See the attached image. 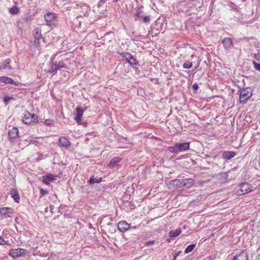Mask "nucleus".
<instances>
[{
  "instance_id": "nucleus-1",
  "label": "nucleus",
  "mask_w": 260,
  "mask_h": 260,
  "mask_svg": "<svg viewBox=\"0 0 260 260\" xmlns=\"http://www.w3.org/2000/svg\"><path fill=\"white\" fill-rule=\"evenodd\" d=\"M190 143H177L174 146L169 147L168 150L172 153H176L179 152L185 151L189 149Z\"/></svg>"
},
{
  "instance_id": "nucleus-2",
  "label": "nucleus",
  "mask_w": 260,
  "mask_h": 260,
  "mask_svg": "<svg viewBox=\"0 0 260 260\" xmlns=\"http://www.w3.org/2000/svg\"><path fill=\"white\" fill-rule=\"evenodd\" d=\"M239 189L237 191L238 196H242L248 193L252 190V186L249 183L244 182L239 185Z\"/></svg>"
},
{
  "instance_id": "nucleus-3",
  "label": "nucleus",
  "mask_w": 260,
  "mask_h": 260,
  "mask_svg": "<svg viewBox=\"0 0 260 260\" xmlns=\"http://www.w3.org/2000/svg\"><path fill=\"white\" fill-rule=\"evenodd\" d=\"M252 91L249 88H244L240 91L239 102L240 103H245L252 96Z\"/></svg>"
},
{
  "instance_id": "nucleus-4",
  "label": "nucleus",
  "mask_w": 260,
  "mask_h": 260,
  "mask_svg": "<svg viewBox=\"0 0 260 260\" xmlns=\"http://www.w3.org/2000/svg\"><path fill=\"white\" fill-rule=\"evenodd\" d=\"M38 120V116L35 114H31L27 111L25 112L22 118L23 123L26 124H30L36 123Z\"/></svg>"
},
{
  "instance_id": "nucleus-5",
  "label": "nucleus",
  "mask_w": 260,
  "mask_h": 260,
  "mask_svg": "<svg viewBox=\"0 0 260 260\" xmlns=\"http://www.w3.org/2000/svg\"><path fill=\"white\" fill-rule=\"evenodd\" d=\"M29 252L23 248H14L11 249L9 252V255L13 258H17L21 256H24L28 254Z\"/></svg>"
},
{
  "instance_id": "nucleus-6",
  "label": "nucleus",
  "mask_w": 260,
  "mask_h": 260,
  "mask_svg": "<svg viewBox=\"0 0 260 260\" xmlns=\"http://www.w3.org/2000/svg\"><path fill=\"white\" fill-rule=\"evenodd\" d=\"M171 183H173L174 185H176L178 187H181V186L185 185L187 183L190 184L191 185L194 184V180L192 179H185L177 180L174 179L170 181Z\"/></svg>"
},
{
  "instance_id": "nucleus-7",
  "label": "nucleus",
  "mask_w": 260,
  "mask_h": 260,
  "mask_svg": "<svg viewBox=\"0 0 260 260\" xmlns=\"http://www.w3.org/2000/svg\"><path fill=\"white\" fill-rule=\"evenodd\" d=\"M62 68H67V67L66 66L63 61H56L51 65V69L49 71V72L55 74L57 73V70H60Z\"/></svg>"
},
{
  "instance_id": "nucleus-8",
  "label": "nucleus",
  "mask_w": 260,
  "mask_h": 260,
  "mask_svg": "<svg viewBox=\"0 0 260 260\" xmlns=\"http://www.w3.org/2000/svg\"><path fill=\"white\" fill-rule=\"evenodd\" d=\"M8 136L11 142H14L19 137V131L16 127H13L8 131Z\"/></svg>"
},
{
  "instance_id": "nucleus-9",
  "label": "nucleus",
  "mask_w": 260,
  "mask_h": 260,
  "mask_svg": "<svg viewBox=\"0 0 260 260\" xmlns=\"http://www.w3.org/2000/svg\"><path fill=\"white\" fill-rule=\"evenodd\" d=\"M14 213V209L10 207H2L0 208V214L5 217H10Z\"/></svg>"
},
{
  "instance_id": "nucleus-10",
  "label": "nucleus",
  "mask_w": 260,
  "mask_h": 260,
  "mask_svg": "<svg viewBox=\"0 0 260 260\" xmlns=\"http://www.w3.org/2000/svg\"><path fill=\"white\" fill-rule=\"evenodd\" d=\"M42 181L46 185H49L51 182L56 180V176L51 173H47L42 177Z\"/></svg>"
},
{
  "instance_id": "nucleus-11",
  "label": "nucleus",
  "mask_w": 260,
  "mask_h": 260,
  "mask_svg": "<svg viewBox=\"0 0 260 260\" xmlns=\"http://www.w3.org/2000/svg\"><path fill=\"white\" fill-rule=\"evenodd\" d=\"M122 55L132 65H136L138 63L137 60L134 57L133 55L128 52H124Z\"/></svg>"
},
{
  "instance_id": "nucleus-12",
  "label": "nucleus",
  "mask_w": 260,
  "mask_h": 260,
  "mask_svg": "<svg viewBox=\"0 0 260 260\" xmlns=\"http://www.w3.org/2000/svg\"><path fill=\"white\" fill-rule=\"evenodd\" d=\"M11 59L10 58H7L3 60L0 63V71H3L4 70H12V67L11 65Z\"/></svg>"
},
{
  "instance_id": "nucleus-13",
  "label": "nucleus",
  "mask_w": 260,
  "mask_h": 260,
  "mask_svg": "<svg viewBox=\"0 0 260 260\" xmlns=\"http://www.w3.org/2000/svg\"><path fill=\"white\" fill-rule=\"evenodd\" d=\"M118 230L124 233L129 229L130 225L125 221H121L118 222L117 225Z\"/></svg>"
},
{
  "instance_id": "nucleus-14",
  "label": "nucleus",
  "mask_w": 260,
  "mask_h": 260,
  "mask_svg": "<svg viewBox=\"0 0 260 260\" xmlns=\"http://www.w3.org/2000/svg\"><path fill=\"white\" fill-rule=\"evenodd\" d=\"M222 43L225 50H229L233 47V41L230 38H224L222 40Z\"/></svg>"
},
{
  "instance_id": "nucleus-15",
  "label": "nucleus",
  "mask_w": 260,
  "mask_h": 260,
  "mask_svg": "<svg viewBox=\"0 0 260 260\" xmlns=\"http://www.w3.org/2000/svg\"><path fill=\"white\" fill-rule=\"evenodd\" d=\"M45 20L47 22H52L57 20V15L54 13L48 12L44 16Z\"/></svg>"
},
{
  "instance_id": "nucleus-16",
  "label": "nucleus",
  "mask_w": 260,
  "mask_h": 260,
  "mask_svg": "<svg viewBox=\"0 0 260 260\" xmlns=\"http://www.w3.org/2000/svg\"><path fill=\"white\" fill-rule=\"evenodd\" d=\"M59 146L61 147L67 148L71 145V143L67 137H61L58 141Z\"/></svg>"
},
{
  "instance_id": "nucleus-17",
  "label": "nucleus",
  "mask_w": 260,
  "mask_h": 260,
  "mask_svg": "<svg viewBox=\"0 0 260 260\" xmlns=\"http://www.w3.org/2000/svg\"><path fill=\"white\" fill-rule=\"evenodd\" d=\"M84 111V110L81 109L79 107L76 108V116L74 119L77 123H80L82 120V117Z\"/></svg>"
},
{
  "instance_id": "nucleus-18",
  "label": "nucleus",
  "mask_w": 260,
  "mask_h": 260,
  "mask_svg": "<svg viewBox=\"0 0 260 260\" xmlns=\"http://www.w3.org/2000/svg\"><path fill=\"white\" fill-rule=\"evenodd\" d=\"M232 260H248V256L247 253L243 250L239 254L236 255Z\"/></svg>"
},
{
  "instance_id": "nucleus-19",
  "label": "nucleus",
  "mask_w": 260,
  "mask_h": 260,
  "mask_svg": "<svg viewBox=\"0 0 260 260\" xmlns=\"http://www.w3.org/2000/svg\"><path fill=\"white\" fill-rule=\"evenodd\" d=\"M0 81L6 84H13L18 85V84L12 78L6 76L0 77Z\"/></svg>"
},
{
  "instance_id": "nucleus-20",
  "label": "nucleus",
  "mask_w": 260,
  "mask_h": 260,
  "mask_svg": "<svg viewBox=\"0 0 260 260\" xmlns=\"http://www.w3.org/2000/svg\"><path fill=\"white\" fill-rule=\"evenodd\" d=\"M10 194L11 197L16 203H19L20 201L19 196L18 193V191L15 189H12L10 190Z\"/></svg>"
},
{
  "instance_id": "nucleus-21",
  "label": "nucleus",
  "mask_w": 260,
  "mask_h": 260,
  "mask_svg": "<svg viewBox=\"0 0 260 260\" xmlns=\"http://www.w3.org/2000/svg\"><path fill=\"white\" fill-rule=\"evenodd\" d=\"M236 153L233 151H224L222 153V158L225 159H230L233 158Z\"/></svg>"
},
{
  "instance_id": "nucleus-22",
  "label": "nucleus",
  "mask_w": 260,
  "mask_h": 260,
  "mask_svg": "<svg viewBox=\"0 0 260 260\" xmlns=\"http://www.w3.org/2000/svg\"><path fill=\"white\" fill-rule=\"evenodd\" d=\"M181 233V230L180 229H177L175 230H171L169 232V236L171 238H174L178 236Z\"/></svg>"
},
{
  "instance_id": "nucleus-23",
  "label": "nucleus",
  "mask_w": 260,
  "mask_h": 260,
  "mask_svg": "<svg viewBox=\"0 0 260 260\" xmlns=\"http://www.w3.org/2000/svg\"><path fill=\"white\" fill-rule=\"evenodd\" d=\"M121 160V159L119 157H114L110 160L108 166L110 168L113 167L114 166L117 165V163L120 162Z\"/></svg>"
},
{
  "instance_id": "nucleus-24",
  "label": "nucleus",
  "mask_w": 260,
  "mask_h": 260,
  "mask_svg": "<svg viewBox=\"0 0 260 260\" xmlns=\"http://www.w3.org/2000/svg\"><path fill=\"white\" fill-rule=\"evenodd\" d=\"M9 12L12 15H16L20 12V10L18 7L14 6L9 9Z\"/></svg>"
},
{
  "instance_id": "nucleus-25",
  "label": "nucleus",
  "mask_w": 260,
  "mask_h": 260,
  "mask_svg": "<svg viewBox=\"0 0 260 260\" xmlns=\"http://www.w3.org/2000/svg\"><path fill=\"white\" fill-rule=\"evenodd\" d=\"M40 40H41V39H36H36L34 40V45L35 47L39 51L41 50Z\"/></svg>"
},
{
  "instance_id": "nucleus-26",
  "label": "nucleus",
  "mask_w": 260,
  "mask_h": 260,
  "mask_svg": "<svg viewBox=\"0 0 260 260\" xmlns=\"http://www.w3.org/2000/svg\"><path fill=\"white\" fill-rule=\"evenodd\" d=\"M196 247V244H193L188 245L184 250L185 253H188L191 252Z\"/></svg>"
},
{
  "instance_id": "nucleus-27",
  "label": "nucleus",
  "mask_w": 260,
  "mask_h": 260,
  "mask_svg": "<svg viewBox=\"0 0 260 260\" xmlns=\"http://www.w3.org/2000/svg\"><path fill=\"white\" fill-rule=\"evenodd\" d=\"M44 124L48 126H52L54 124V121L51 119H45L44 122Z\"/></svg>"
},
{
  "instance_id": "nucleus-28",
  "label": "nucleus",
  "mask_w": 260,
  "mask_h": 260,
  "mask_svg": "<svg viewBox=\"0 0 260 260\" xmlns=\"http://www.w3.org/2000/svg\"><path fill=\"white\" fill-rule=\"evenodd\" d=\"M192 66V63L189 60L185 61V62L183 64V67L185 69H189L191 68Z\"/></svg>"
},
{
  "instance_id": "nucleus-29",
  "label": "nucleus",
  "mask_w": 260,
  "mask_h": 260,
  "mask_svg": "<svg viewBox=\"0 0 260 260\" xmlns=\"http://www.w3.org/2000/svg\"><path fill=\"white\" fill-rule=\"evenodd\" d=\"M33 36L34 37V39H41V32H39L37 29H36L34 31Z\"/></svg>"
},
{
  "instance_id": "nucleus-30",
  "label": "nucleus",
  "mask_w": 260,
  "mask_h": 260,
  "mask_svg": "<svg viewBox=\"0 0 260 260\" xmlns=\"http://www.w3.org/2000/svg\"><path fill=\"white\" fill-rule=\"evenodd\" d=\"M36 139V138L33 137V136H29V137L27 138V139H26V141L29 142V143L34 144L37 142Z\"/></svg>"
},
{
  "instance_id": "nucleus-31",
  "label": "nucleus",
  "mask_w": 260,
  "mask_h": 260,
  "mask_svg": "<svg viewBox=\"0 0 260 260\" xmlns=\"http://www.w3.org/2000/svg\"><path fill=\"white\" fill-rule=\"evenodd\" d=\"M102 181V178H100L99 179H94L93 177H90L89 179V183L91 184L94 183H99Z\"/></svg>"
},
{
  "instance_id": "nucleus-32",
  "label": "nucleus",
  "mask_w": 260,
  "mask_h": 260,
  "mask_svg": "<svg viewBox=\"0 0 260 260\" xmlns=\"http://www.w3.org/2000/svg\"><path fill=\"white\" fill-rule=\"evenodd\" d=\"M48 193V191L47 190L43 189V188L40 189V195H41L40 198L43 197V196H44L46 194H47Z\"/></svg>"
},
{
  "instance_id": "nucleus-33",
  "label": "nucleus",
  "mask_w": 260,
  "mask_h": 260,
  "mask_svg": "<svg viewBox=\"0 0 260 260\" xmlns=\"http://www.w3.org/2000/svg\"><path fill=\"white\" fill-rule=\"evenodd\" d=\"M143 14V11L140 10V9H138L137 10L136 13H135V15L137 16L138 17H142V14Z\"/></svg>"
},
{
  "instance_id": "nucleus-34",
  "label": "nucleus",
  "mask_w": 260,
  "mask_h": 260,
  "mask_svg": "<svg viewBox=\"0 0 260 260\" xmlns=\"http://www.w3.org/2000/svg\"><path fill=\"white\" fill-rule=\"evenodd\" d=\"M253 64L254 65L255 69L260 72V63H257L255 61H253Z\"/></svg>"
},
{
  "instance_id": "nucleus-35",
  "label": "nucleus",
  "mask_w": 260,
  "mask_h": 260,
  "mask_svg": "<svg viewBox=\"0 0 260 260\" xmlns=\"http://www.w3.org/2000/svg\"><path fill=\"white\" fill-rule=\"evenodd\" d=\"M150 21V17L149 16H144L143 18V21L145 23H148Z\"/></svg>"
},
{
  "instance_id": "nucleus-36",
  "label": "nucleus",
  "mask_w": 260,
  "mask_h": 260,
  "mask_svg": "<svg viewBox=\"0 0 260 260\" xmlns=\"http://www.w3.org/2000/svg\"><path fill=\"white\" fill-rule=\"evenodd\" d=\"M12 99V98L11 97H10V96H6L5 97H4V99H3V101L6 103V104H8L9 101Z\"/></svg>"
},
{
  "instance_id": "nucleus-37",
  "label": "nucleus",
  "mask_w": 260,
  "mask_h": 260,
  "mask_svg": "<svg viewBox=\"0 0 260 260\" xmlns=\"http://www.w3.org/2000/svg\"><path fill=\"white\" fill-rule=\"evenodd\" d=\"M0 245H9L8 242L5 240H4L1 236H0Z\"/></svg>"
},
{
  "instance_id": "nucleus-38",
  "label": "nucleus",
  "mask_w": 260,
  "mask_h": 260,
  "mask_svg": "<svg viewBox=\"0 0 260 260\" xmlns=\"http://www.w3.org/2000/svg\"><path fill=\"white\" fill-rule=\"evenodd\" d=\"M155 244V241L154 240L149 241H147V242H145L144 243V246L147 247V246H148L149 245H150L151 244Z\"/></svg>"
},
{
  "instance_id": "nucleus-39",
  "label": "nucleus",
  "mask_w": 260,
  "mask_h": 260,
  "mask_svg": "<svg viewBox=\"0 0 260 260\" xmlns=\"http://www.w3.org/2000/svg\"><path fill=\"white\" fill-rule=\"evenodd\" d=\"M192 88L193 89L196 90L198 88V85L197 84H194L192 85Z\"/></svg>"
},
{
  "instance_id": "nucleus-40",
  "label": "nucleus",
  "mask_w": 260,
  "mask_h": 260,
  "mask_svg": "<svg viewBox=\"0 0 260 260\" xmlns=\"http://www.w3.org/2000/svg\"><path fill=\"white\" fill-rule=\"evenodd\" d=\"M107 0H100V3H105Z\"/></svg>"
},
{
  "instance_id": "nucleus-41",
  "label": "nucleus",
  "mask_w": 260,
  "mask_h": 260,
  "mask_svg": "<svg viewBox=\"0 0 260 260\" xmlns=\"http://www.w3.org/2000/svg\"><path fill=\"white\" fill-rule=\"evenodd\" d=\"M178 255H179V253H176L175 254V255H174V258H175V259H176V258L177 256Z\"/></svg>"
},
{
  "instance_id": "nucleus-42",
  "label": "nucleus",
  "mask_w": 260,
  "mask_h": 260,
  "mask_svg": "<svg viewBox=\"0 0 260 260\" xmlns=\"http://www.w3.org/2000/svg\"><path fill=\"white\" fill-rule=\"evenodd\" d=\"M3 197V195L2 194H0V199H1V198H2Z\"/></svg>"
},
{
  "instance_id": "nucleus-43",
  "label": "nucleus",
  "mask_w": 260,
  "mask_h": 260,
  "mask_svg": "<svg viewBox=\"0 0 260 260\" xmlns=\"http://www.w3.org/2000/svg\"><path fill=\"white\" fill-rule=\"evenodd\" d=\"M199 64H200V62H199V63H198V66H197V67L196 68V69H197V67H199Z\"/></svg>"
},
{
  "instance_id": "nucleus-44",
  "label": "nucleus",
  "mask_w": 260,
  "mask_h": 260,
  "mask_svg": "<svg viewBox=\"0 0 260 260\" xmlns=\"http://www.w3.org/2000/svg\"><path fill=\"white\" fill-rule=\"evenodd\" d=\"M257 55L260 57V52H259L258 54H257Z\"/></svg>"
},
{
  "instance_id": "nucleus-45",
  "label": "nucleus",
  "mask_w": 260,
  "mask_h": 260,
  "mask_svg": "<svg viewBox=\"0 0 260 260\" xmlns=\"http://www.w3.org/2000/svg\"><path fill=\"white\" fill-rule=\"evenodd\" d=\"M172 260H176V259L175 258H173V259H172Z\"/></svg>"
}]
</instances>
